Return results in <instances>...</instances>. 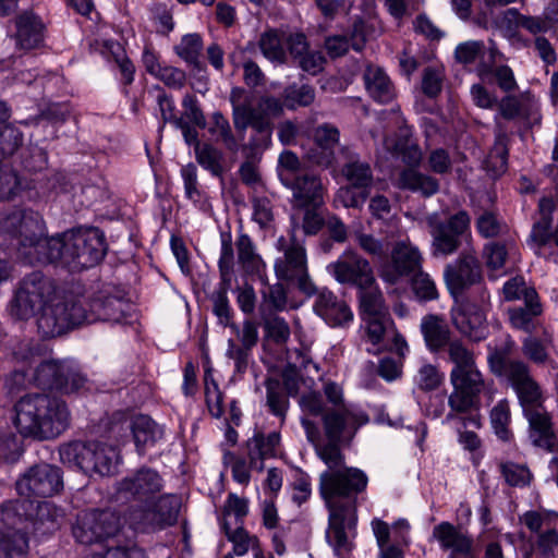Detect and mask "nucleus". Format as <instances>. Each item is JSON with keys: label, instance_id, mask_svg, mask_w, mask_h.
Returning a JSON list of instances; mask_svg holds the SVG:
<instances>
[{"label": "nucleus", "instance_id": "obj_1", "mask_svg": "<svg viewBox=\"0 0 558 558\" xmlns=\"http://www.w3.org/2000/svg\"><path fill=\"white\" fill-rule=\"evenodd\" d=\"M367 485V474L354 466L319 475V494L329 511L326 539L339 558H349L355 547L357 506Z\"/></svg>", "mask_w": 558, "mask_h": 558}, {"label": "nucleus", "instance_id": "obj_2", "mask_svg": "<svg viewBox=\"0 0 558 558\" xmlns=\"http://www.w3.org/2000/svg\"><path fill=\"white\" fill-rule=\"evenodd\" d=\"M162 488L161 475L148 466L132 471L116 483V501L138 502L124 512V520L133 531L151 533L177 523L180 499L177 495H159Z\"/></svg>", "mask_w": 558, "mask_h": 558}, {"label": "nucleus", "instance_id": "obj_3", "mask_svg": "<svg viewBox=\"0 0 558 558\" xmlns=\"http://www.w3.org/2000/svg\"><path fill=\"white\" fill-rule=\"evenodd\" d=\"M299 403L304 413L320 416L322 426L305 416L301 418V424L327 470L348 468L341 444L351 440L357 429L368 423L367 414L348 407L327 408L318 392L303 395Z\"/></svg>", "mask_w": 558, "mask_h": 558}, {"label": "nucleus", "instance_id": "obj_4", "mask_svg": "<svg viewBox=\"0 0 558 558\" xmlns=\"http://www.w3.org/2000/svg\"><path fill=\"white\" fill-rule=\"evenodd\" d=\"M60 515L49 501L19 498L0 504V558H25L29 548L27 531L50 534L58 529Z\"/></svg>", "mask_w": 558, "mask_h": 558}, {"label": "nucleus", "instance_id": "obj_5", "mask_svg": "<svg viewBox=\"0 0 558 558\" xmlns=\"http://www.w3.org/2000/svg\"><path fill=\"white\" fill-rule=\"evenodd\" d=\"M130 308L126 300L105 290L92 298L72 294L68 303L46 311L40 320L43 337L54 338L85 323H121Z\"/></svg>", "mask_w": 558, "mask_h": 558}, {"label": "nucleus", "instance_id": "obj_6", "mask_svg": "<svg viewBox=\"0 0 558 558\" xmlns=\"http://www.w3.org/2000/svg\"><path fill=\"white\" fill-rule=\"evenodd\" d=\"M14 425L21 436L38 441L52 440L71 424V412L60 398L27 393L14 404Z\"/></svg>", "mask_w": 558, "mask_h": 558}, {"label": "nucleus", "instance_id": "obj_7", "mask_svg": "<svg viewBox=\"0 0 558 558\" xmlns=\"http://www.w3.org/2000/svg\"><path fill=\"white\" fill-rule=\"evenodd\" d=\"M48 264L81 271L100 263L107 253L104 232L95 227H78L52 236Z\"/></svg>", "mask_w": 558, "mask_h": 558}, {"label": "nucleus", "instance_id": "obj_8", "mask_svg": "<svg viewBox=\"0 0 558 558\" xmlns=\"http://www.w3.org/2000/svg\"><path fill=\"white\" fill-rule=\"evenodd\" d=\"M0 233L11 240V245L25 263L48 265L44 257L49 255L48 246L52 236H46L43 217L34 210H15L0 221Z\"/></svg>", "mask_w": 558, "mask_h": 558}, {"label": "nucleus", "instance_id": "obj_9", "mask_svg": "<svg viewBox=\"0 0 558 558\" xmlns=\"http://www.w3.org/2000/svg\"><path fill=\"white\" fill-rule=\"evenodd\" d=\"M487 362L492 373L512 388L523 414L545 408V391L533 377L527 363L499 351L492 352Z\"/></svg>", "mask_w": 558, "mask_h": 558}, {"label": "nucleus", "instance_id": "obj_10", "mask_svg": "<svg viewBox=\"0 0 558 558\" xmlns=\"http://www.w3.org/2000/svg\"><path fill=\"white\" fill-rule=\"evenodd\" d=\"M70 298H72V293L59 296L54 281L40 271H34L25 276L20 282L10 302V313L16 319L26 320L40 311L37 326L43 336L40 320L46 311L59 304L68 303Z\"/></svg>", "mask_w": 558, "mask_h": 558}, {"label": "nucleus", "instance_id": "obj_11", "mask_svg": "<svg viewBox=\"0 0 558 558\" xmlns=\"http://www.w3.org/2000/svg\"><path fill=\"white\" fill-rule=\"evenodd\" d=\"M277 173L280 182L292 191L298 207H318L323 204L324 186L320 178L307 171L295 153L283 150L279 155Z\"/></svg>", "mask_w": 558, "mask_h": 558}, {"label": "nucleus", "instance_id": "obj_12", "mask_svg": "<svg viewBox=\"0 0 558 558\" xmlns=\"http://www.w3.org/2000/svg\"><path fill=\"white\" fill-rule=\"evenodd\" d=\"M296 223H293L289 238L280 236L276 248L281 253L274 264L275 275L279 281L296 286L306 295H314L316 287L312 281L305 246L296 239Z\"/></svg>", "mask_w": 558, "mask_h": 558}, {"label": "nucleus", "instance_id": "obj_13", "mask_svg": "<svg viewBox=\"0 0 558 558\" xmlns=\"http://www.w3.org/2000/svg\"><path fill=\"white\" fill-rule=\"evenodd\" d=\"M221 248L218 259V269L220 281L210 294L209 300L213 304V313L218 318V323L223 327L231 325L233 312L229 303L228 291L231 289L234 277V252L231 232H221Z\"/></svg>", "mask_w": 558, "mask_h": 558}, {"label": "nucleus", "instance_id": "obj_14", "mask_svg": "<svg viewBox=\"0 0 558 558\" xmlns=\"http://www.w3.org/2000/svg\"><path fill=\"white\" fill-rule=\"evenodd\" d=\"M471 217L465 210H459L446 221H429L432 254L434 257H447L458 252L463 241L471 239Z\"/></svg>", "mask_w": 558, "mask_h": 558}, {"label": "nucleus", "instance_id": "obj_15", "mask_svg": "<svg viewBox=\"0 0 558 558\" xmlns=\"http://www.w3.org/2000/svg\"><path fill=\"white\" fill-rule=\"evenodd\" d=\"M15 489L21 497L48 498L63 489V475L60 468L49 463L31 466L15 482Z\"/></svg>", "mask_w": 558, "mask_h": 558}, {"label": "nucleus", "instance_id": "obj_16", "mask_svg": "<svg viewBox=\"0 0 558 558\" xmlns=\"http://www.w3.org/2000/svg\"><path fill=\"white\" fill-rule=\"evenodd\" d=\"M119 529V519L113 512L92 509L77 517L72 533L76 542L92 545L114 536Z\"/></svg>", "mask_w": 558, "mask_h": 558}, {"label": "nucleus", "instance_id": "obj_17", "mask_svg": "<svg viewBox=\"0 0 558 558\" xmlns=\"http://www.w3.org/2000/svg\"><path fill=\"white\" fill-rule=\"evenodd\" d=\"M450 380L453 386V391L448 399L451 411L466 413L475 408L485 387L483 375L476 364L459 371H451Z\"/></svg>", "mask_w": 558, "mask_h": 558}, {"label": "nucleus", "instance_id": "obj_18", "mask_svg": "<svg viewBox=\"0 0 558 558\" xmlns=\"http://www.w3.org/2000/svg\"><path fill=\"white\" fill-rule=\"evenodd\" d=\"M328 272L342 284L365 289L375 283L373 269L367 259L351 250L327 266Z\"/></svg>", "mask_w": 558, "mask_h": 558}, {"label": "nucleus", "instance_id": "obj_19", "mask_svg": "<svg viewBox=\"0 0 558 558\" xmlns=\"http://www.w3.org/2000/svg\"><path fill=\"white\" fill-rule=\"evenodd\" d=\"M12 24L14 31L10 37L15 50L27 53L45 47L47 27L39 15L33 11H23L12 20Z\"/></svg>", "mask_w": 558, "mask_h": 558}, {"label": "nucleus", "instance_id": "obj_20", "mask_svg": "<svg viewBox=\"0 0 558 558\" xmlns=\"http://www.w3.org/2000/svg\"><path fill=\"white\" fill-rule=\"evenodd\" d=\"M444 277L450 293L454 296L483 281L481 264L471 252L462 253L454 263L447 265Z\"/></svg>", "mask_w": 558, "mask_h": 558}, {"label": "nucleus", "instance_id": "obj_21", "mask_svg": "<svg viewBox=\"0 0 558 558\" xmlns=\"http://www.w3.org/2000/svg\"><path fill=\"white\" fill-rule=\"evenodd\" d=\"M556 204L551 197H543L538 203L539 218L533 223L527 244L538 256H545L546 247L553 242L558 248V225L553 230Z\"/></svg>", "mask_w": 558, "mask_h": 558}, {"label": "nucleus", "instance_id": "obj_22", "mask_svg": "<svg viewBox=\"0 0 558 558\" xmlns=\"http://www.w3.org/2000/svg\"><path fill=\"white\" fill-rule=\"evenodd\" d=\"M422 269V255L417 247L399 242L391 252V260L383 266L380 277L388 283H397Z\"/></svg>", "mask_w": 558, "mask_h": 558}, {"label": "nucleus", "instance_id": "obj_23", "mask_svg": "<svg viewBox=\"0 0 558 558\" xmlns=\"http://www.w3.org/2000/svg\"><path fill=\"white\" fill-rule=\"evenodd\" d=\"M314 294L316 299L313 308L329 326H344L353 319L349 305L332 291L327 288L316 289Z\"/></svg>", "mask_w": 558, "mask_h": 558}, {"label": "nucleus", "instance_id": "obj_24", "mask_svg": "<svg viewBox=\"0 0 558 558\" xmlns=\"http://www.w3.org/2000/svg\"><path fill=\"white\" fill-rule=\"evenodd\" d=\"M529 422L530 438L534 446L548 452L558 450V438L554 430L551 415L545 408L523 414Z\"/></svg>", "mask_w": 558, "mask_h": 558}, {"label": "nucleus", "instance_id": "obj_25", "mask_svg": "<svg viewBox=\"0 0 558 558\" xmlns=\"http://www.w3.org/2000/svg\"><path fill=\"white\" fill-rule=\"evenodd\" d=\"M456 328L470 340L480 342L488 336L486 311L476 304H468L452 318Z\"/></svg>", "mask_w": 558, "mask_h": 558}, {"label": "nucleus", "instance_id": "obj_26", "mask_svg": "<svg viewBox=\"0 0 558 558\" xmlns=\"http://www.w3.org/2000/svg\"><path fill=\"white\" fill-rule=\"evenodd\" d=\"M433 536L439 542L444 550H451L452 555H460L465 558L473 556V538L450 522L444 521L434 526Z\"/></svg>", "mask_w": 558, "mask_h": 558}, {"label": "nucleus", "instance_id": "obj_27", "mask_svg": "<svg viewBox=\"0 0 558 558\" xmlns=\"http://www.w3.org/2000/svg\"><path fill=\"white\" fill-rule=\"evenodd\" d=\"M340 141V132L330 123H323L314 131L316 148L312 150L311 159L323 168H329L335 162V148Z\"/></svg>", "mask_w": 558, "mask_h": 558}, {"label": "nucleus", "instance_id": "obj_28", "mask_svg": "<svg viewBox=\"0 0 558 558\" xmlns=\"http://www.w3.org/2000/svg\"><path fill=\"white\" fill-rule=\"evenodd\" d=\"M426 348L432 353H440L446 345L452 340L451 330L441 316L429 314L422 318L420 325Z\"/></svg>", "mask_w": 558, "mask_h": 558}, {"label": "nucleus", "instance_id": "obj_29", "mask_svg": "<svg viewBox=\"0 0 558 558\" xmlns=\"http://www.w3.org/2000/svg\"><path fill=\"white\" fill-rule=\"evenodd\" d=\"M341 154L344 158L341 171L349 185L369 190L374 183L371 165L348 148H342Z\"/></svg>", "mask_w": 558, "mask_h": 558}, {"label": "nucleus", "instance_id": "obj_30", "mask_svg": "<svg viewBox=\"0 0 558 558\" xmlns=\"http://www.w3.org/2000/svg\"><path fill=\"white\" fill-rule=\"evenodd\" d=\"M280 439L278 432H271L267 435L258 432L246 441L250 466L256 471H263L264 460L276 456Z\"/></svg>", "mask_w": 558, "mask_h": 558}, {"label": "nucleus", "instance_id": "obj_31", "mask_svg": "<svg viewBox=\"0 0 558 558\" xmlns=\"http://www.w3.org/2000/svg\"><path fill=\"white\" fill-rule=\"evenodd\" d=\"M131 430L140 454H145L147 449L154 447L163 437L162 427L144 414H140L132 420Z\"/></svg>", "mask_w": 558, "mask_h": 558}, {"label": "nucleus", "instance_id": "obj_32", "mask_svg": "<svg viewBox=\"0 0 558 558\" xmlns=\"http://www.w3.org/2000/svg\"><path fill=\"white\" fill-rule=\"evenodd\" d=\"M363 78L367 93L375 101L389 104L396 97L395 86L381 68L368 65Z\"/></svg>", "mask_w": 558, "mask_h": 558}, {"label": "nucleus", "instance_id": "obj_33", "mask_svg": "<svg viewBox=\"0 0 558 558\" xmlns=\"http://www.w3.org/2000/svg\"><path fill=\"white\" fill-rule=\"evenodd\" d=\"M398 186L413 193H418L423 197H430L438 193L439 181L426 173L420 172L414 168H405L399 173Z\"/></svg>", "mask_w": 558, "mask_h": 558}, {"label": "nucleus", "instance_id": "obj_34", "mask_svg": "<svg viewBox=\"0 0 558 558\" xmlns=\"http://www.w3.org/2000/svg\"><path fill=\"white\" fill-rule=\"evenodd\" d=\"M272 123L264 116L259 122H255L248 142L242 145L245 158H262L264 151L271 145Z\"/></svg>", "mask_w": 558, "mask_h": 558}, {"label": "nucleus", "instance_id": "obj_35", "mask_svg": "<svg viewBox=\"0 0 558 558\" xmlns=\"http://www.w3.org/2000/svg\"><path fill=\"white\" fill-rule=\"evenodd\" d=\"M543 312L539 298L524 302L523 305L509 308V319L511 325L532 333L536 329L537 318Z\"/></svg>", "mask_w": 558, "mask_h": 558}, {"label": "nucleus", "instance_id": "obj_36", "mask_svg": "<svg viewBox=\"0 0 558 558\" xmlns=\"http://www.w3.org/2000/svg\"><path fill=\"white\" fill-rule=\"evenodd\" d=\"M235 246L238 260L245 274L260 275L265 270L266 264L260 255L256 253L255 245L247 234L241 233L236 239Z\"/></svg>", "mask_w": 558, "mask_h": 558}, {"label": "nucleus", "instance_id": "obj_37", "mask_svg": "<svg viewBox=\"0 0 558 558\" xmlns=\"http://www.w3.org/2000/svg\"><path fill=\"white\" fill-rule=\"evenodd\" d=\"M203 51V39L201 35L186 34L180 43L174 47V52L193 70H204V64L201 61Z\"/></svg>", "mask_w": 558, "mask_h": 558}, {"label": "nucleus", "instance_id": "obj_38", "mask_svg": "<svg viewBox=\"0 0 558 558\" xmlns=\"http://www.w3.org/2000/svg\"><path fill=\"white\" fill-rule=\"evenodd\" d=\"M508 155L506 136L499 135L484 160V169L490 178L497 179L507 171Z\"/></svg>", "mask_w": 558, "mask_h": 558}, {"label": "nucleus", "instance_id": "obj_39", "mask_svg": "<svg viewBox=\"0 0 558 558\" xmlns=\"http://www.w3.org/2000/svg\"><path fill=\"white\" fill-rule=\"evenodd\" d=\"M515 248L517 244L512 239L486 243L483 248L486 266L492 270L504 268L509 254Z\"/></svg>", "mask_w": 558, "mask_h": 558}, {"label": "nucleus", "instance_id": "obj_40", "mask_svg": "<svg viewBox=\"0 0 558 558\" xmlns=\"http://www.w3.org/2000/svg\"><path fill=\"white\" fill-rule=\"evenodd\" d=\"M258 47L263 56L270 62L278 64L287 62L284 44L277 29L271 28L260 34Z\"/></svg>", "mask_w": 558, "mask_h": 558}, {"label": "nucleus", "instance_id": "obj_41", "mask_svg": "<svg viewBox=\"0 0 558 558\" xmlns=\"http://www.w3.org/2000/svg\"><path fill=\"white\" fill-rule=\"evenodd\" d=\"M359 299L362 318L389 314L376 282L368 288L359 289Z\"/></svg>", "mask_w": 558, "mask_h": 558}, {"label": "nucleus", "instance_id": "obj_42", "mask_svg": "<svg viewBox=\"0 0 558 558\" xmlns=\"http://www.w3.org/2000/svg\"><path fill=\"white\" fill-rule=\"evenodd\" d=\"M209 133L216 137V141L221 143L230 153L239 151L241 145L231 129L229 120L220 111H215L211 114V125Z\"/></svg>", "mask_w": 558, "mask_h": 558}, {"label": "nucleus", "instance_id": "obj_43", "mask_svg": "<svg viewBox=\"0 0 558 558\" xmlns=\"http://www.w3.org/2000/svg\"><path fill=\"white\" fill-rule=\"evenodd\" d=\"M553 345V335L544 330L542 338L526 337L522 342L523 354L535 364H545L548 349Z\"/></svg>", "mask_w": 558, "mask_h": 558}, {"label": "nucleus", "instance_id": "obj_44", "mask_svg": "<svg viewBox=\"0 0 558 558\" xmlns=\"http://www.w3.org/2000/svg\"><path fill=\"white\" fill-rule=\"evenodd\" d=\"M489 418L494 433L498 439L505 442L510 441L512 438V433L509 428L511 413L509 401L507 399L498 401L493 407L490 410Z\"/></svg>", "mask_w": 558, "mask_h": 558}, {"label": "nucleus", "instance_id": "obj_45", "mask_svg": "<svg viewBox=\"0 0 558 558\" xmlns=\"http://www.w3.org/2000/svg\"><path fill=\"white\" fill-rule=\"evenodd\" d=\"M266 403L271 414L284 422L290 402L279 380L266 381Z\"/></svg>", "mask_w": 558, "mask_h": 558}, {"label": "nucleus", "instance_id": "obj_46", "mask_svg": "<svg viewBox=\"0 0 558 558\" xmlns=\"http://www.w3.org/2000/svg\"><path fill=\"white\" fill-rule=\"evenodd\" d=\"M222 530L228 541L233 544L234 555L243 556L251 547L254 551L259 548L258 538L254 535H250L243 525H238L235 530H232L230 524L225 520L222 522Z\"/></svg>", "mask_w": 558, "mask_h": 558}, {"label": "nucleus", "instance_id": "obj_47", "mask_svg": "<svg viewBox=\"0 0 558 558\" xmlns=\"http://www.w3.org/2000/svg\"><path fill=\"white\" fill-rule=\"evenodd\" d=\"M65 365L56 361H45L35 371V383L44 389L58 390Z\"/></svg>", "mask_w": 558, "mask_h": 558}, {"label": "nucleus", "instance_id": "obj_48", "mask_svg": "<svg viewBox=\"0 0 558 558\" xmlns=\"http://www.w3.org/2000/svg\"><path fill=\"white\" fill-rule=\"evenodd\" d=\"M196 161L214 177H222L223 153L211 144H203L195 149Z\"/></svg>", "mask_w": 558, "mask_h": 558}, {"label": "nucleus", "instance_id": "obj_49", "mask_svg": "<svg viewBox=\"0 0 558 558\" xmlns=\"http://www.w3.org/2000/svg\"><path fill=\"white\" fill-rule=\"evenodd\" d=\"M283 104L290 110L308 107L315 100V88L308 84H291L283 89Z\"/></svg>", "mask_w": 558, "mask_h": 558}, {"label": "nucleus", "instance_id": "obj_50", "mask_svg": "<svg viewBox=\"0 0 558 558\" xmlns=\"http://www.w3.org/2000/svg\"><path fill=\"white\" fill-rule=\"evenodd\" d=\"M23 145V133L13 124H0V162L13 156Z\"/></svg>", "mask_w": 558, "mask_h": 558}, {"label": "nucleus", "instance_id": "obj_51", "mask_svg": "<svg viewBox=\"0 0 558 558\" xmlns=\"http://www.w3.org/2000/svg\"><path fill=\"white\" fill-rule=\"evenodd\" d=\"M499 472L506 483L512 487H524L530 485L532 473L526 465L518 464L511 461L500 462L498 464Z\"/></svg>", "mask_w": 558, "mask_h": 558}, {"label": "nucleus", "instance_id": "obj_52", "mask_svg": "<svg viewBox=\"0 0 558 558\" xmlns=\"http://www.w3.org/2000/svg\"><path fill=\"white\" fill-rule=\"evenodd\" d=\"M442 352L447 353L448 361L454 365L451 371H459L475 364L474 353L460 339H452Z\"/></svg>", "mask_w": 558, "mask_h": 558}, {"label": "nucleus", "instance_id": "obj_53", "mask_svg": "<svg viewBox=\"0 0 558 558\" xmlns=\"http://www.w3.org/2000/svg\"><path fill=\"white\" fill-rule=\"evenodd\" d=\"M475 227L478 234L485 239L497 238L507 229V225L490 210H484L478 215Z\"/></svg>", "mask_w": 558, "mask_h": 558}, {"label": "nucleus", "instance_id": "obj_54", "mask_svg": "<svg viewBox=\"0 0 558 558\" xmlns=\"http://www.w3.org/2000/svg\"><path fill=\"white\" fill-rule=\"evenodd\" d=\"M60 460L70 468L82 470L86 454H89V442L71 441L59 449Z\"/></svg>", "mask_w": 558, "mask_h": 558}, {"label": "nucleus", "instance_id": "obj_55", "mask_svg": "<svg viewBox=\"0 0 558 558\" xmlns=\"http://www.w3.org/2000/svg\"><path fill=\"white\" fill-rule=\"evenodd\" d=\"M106 48L112 56L113 61L117 63L120 70L122 83L125 86L131 85L134 81L135 66L126 56L123 47L119 43L108 41L106 43Z\"/></svg>", "mask_w": 558, "mask_h": 558}, {"label": "nucleus", "instance_id": "obj_56", "mask_svg": "<svg viewBox=\"0 0 558 558\" xmlns=\"http://www.w3.org/2000/svg\"><path fill=\"white\" fill-rule=\"evenodd\" d=\"M95 474L100 476L111 475L116 472L118 453L111 446L96 441Z\"/></svg>", "mask_w": 558, "mask_h": 558}, {"label": "nucleus", "instance_id": "obj_57", "mask_svg": "<svg viewBox=\"0 0 558 558\" xmlns=\"http://www.w3.org/2000/svg\"><path fill=\"white\" fill-rule=\"evenodd\" d=\"M262 112L257 111L254 108L247 106H233L232 110V120L235 131L240 136V141L243 140L245 131L247 128H254L255 122H259V120L264 117Z\"/></svg>", "mask_w": 558, "mask_h": 558}, {"label": "nucleus", "instance_id": "obj_58", "mask_svg": "<svg viewBox=\"0 0 558 558\" xmlns=\"http://www.w3.org/2000/svg\"><path fill=\"white\" fill-rule=\"evenodd\" d=\"M411 289L421 302H428L438 299V291L434 280L428 274L418 270L412 275Z\"/></svg>", "mask_w": 558, "mask_h": 558}, {"label": "nucleus", "instance_id": "obj_59", "mask_svg": "<svg viewBox=\"0 0 558 558\" xmlns=\"http://www.w3.org/2000/svg\"><path fill=\"white\" fill-rule=\"evenodd\" d=\"M506 301L523 300L524 302L537 299L538 294L532 287H527L522 277H513L509 279L502 288Z\"/></svg>", "mask_w": 558, "mask_h": 558}, {"label": "nucleus", "instance_id": "obj_60", "mask_svg": "<svg viewBox=\"0 0 558 558\" xmlns=\"http://www.w3.org/2000/svg\"><path fill=\"white\" fill-rule=\"evenodd\" d=\"M205 401L211 416L219 418L223 414V395L218 384L208 373L204 376Z\"/></svg>", "mask_w": 558, "mask_h": 558}, {"label": "nucleus", "instance_id": "obj_61", "mask_svg": "<svg viewBox=\"0 0 558 558\" xmlns=\"http://www.w3.org/2000/svg\"><path fill=\"white\" fill-rule=\"evenodd\" d=\"M480 75L483 80H487L488 75H490L498 87L505 93H511L518 88L513 71L508 65L501 64L488 70H480Z\"/></svg>", "mask_w": 558, "mask_h": 558}, {"label": "nucleus", "instance_id": "obj_62", "mask_svg": "<svg viewBox=\"0 0 558 558\" xmlns=\"http://www.w3.org/2000/svg\"><path fill=\"white\" fill-rule=\"evenodd\" d=\"M362 320L366 338L373 345H379L384 341L387 328L392 324L389 314L379 317H364Z\"/></svg>", "mask_w": 558, "mask_h": 558}, {"label": "nucleus", "instance_id": "obj_63", "mask_svg": "<svg viewBox=\"0 0 558 558\" xmlns=\"http://www.w3.org/2000/svg\"><path fill=\"white\" fill-rule=\"evenodd\" d=\"M24 452L23 442L13 433L0 434V460L5 463H15Z\"/></svg>", "mask_w": 558, "mask_h": 558}, {"label": "nucleus", "instance_id": "obj_64", "mask_svg": "<svg viewBox=\"0 0 558 558\" xmlns=\"http://www.w3.org/2000/svg\"><path fill=\"white\" fill-rule=\"evenodd\" d=\"M184 184V192L187 199L193 203H201L205 196L197 180V168L194 163H187L180 170Z\"/></svg>", "mask_w": 558, "mask_h": 558}]
</instances>
